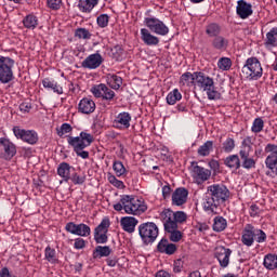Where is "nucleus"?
I'll return each instance as SVG.
<instances>
[{"mask_svg":"<svg viewBox=\"0 0 277 277\" xmlns=\"http://www.w3.org/2000/svg\"><path fill=\"white\" fill-rule=\"evenodd\" d=\"M42 85L45 90H52L55 94H64V88L57 83L54 79L44 78L42 80Z\"/></svg>","mask_w":277,"mask_h":277,"instance_id":"nucleus-29","label":"nucleus"},{"mask_svg":"<svg viewBox=\"0 0 277 277\" xmlns=\"http://www.w3.org/2000/svg\"><path fill=\"white\" fill-rule=\"evenodd\" d=\"M74 248L75 250H83V248H85V240L83 238H76Z\"/></svg>","mask_w":277,"mask_h":277,"instance_id":"nucleus-59","label":"nucleus"},{"mask_svg":"<svg viewBox=\"0 0 277 277\" xmlns=\"http://www.w3.org/2000/svg\"><path fill=\"white\" fill-rule=\"evenodd\" d=\"M159 219L162 224L167 225V228L171 230L174 228H179V224H185L187 222V213L183 211H172L171 209H164L159 214Z\"/></svg>","mask_w":277,"mask_h":277,"instance_id":"nucleus-5","label":"nucleus"},{"mask_svg":"<svg viewBox=\"0 0 277 277\" xmlns=\"http://www.w3.org/2000/svg\"><path fill=\"white\" fill-rule=\"evenodd\" d=\"M233 67V61L229 57H221L217 61V68L220 70H229Z\"/></svg>","mask_w":277,"mask_h":277,"instance_id":"nucleus-50","label":"nucleus"},{"mask_svg":"<svg viewBox=\"0 0 277 277\" xmlns=\"http://www.w3.org/2000/svg\"><path fill=\"white\" fill-rule=\"evenodd\" d=\"M265 47H277V27L272 28L266 34Z\"/></svg>","mask_w":277,"mask_h":277,"instance_id":"nucleus-43","label":"nucleus"},{"mask_svg":"<svg viewBox=\"0 0 277 277\" xmlns=\"http://www.w3.org/2000/svg\"><path fill=\"white\" fill-rule=\"evenodd\" d=\"M209 167L211 168V170H214V172H215V171L220 170V162L215 159H212L209 162Z\"/></svg>","mask_w":277,"mask_h":277,"instance_id":"nucleus-63","label":"nucleus"},{"mask_svg":"<svg viewBox=\"0 0 277 277\" xmlns=\"http://www.w3.org/2000/svg\"><path fill=\"white\" fill-rule=\"evenodd\" d=\"M265 129V121H263V118L258 117L253 120L251 131L252 133H261Z\"/></svg>","mask_w":277,"mask_h":277,"instance_id":"nucleus-49","label":"nucleus"},{"mask_svg":"<svg viewBox=\"0 0 277 277\" xmlns=\"http://www.w3.org/2000/svg\"><path fill=\"white\" fill-rule=\"evenodd\" d=\"M70 170H75L71 166L68 164V162H61L57 168V174L65 181V183H68L70 181Z\"/></svg>","mask_w":277,"mask_h":277,"instance_id":"nucleus-30","label":"nucleus"},{"mask_svg":"<svg viewBox=\"0 0 277 277\" xmlns=\"http://www.w3.org/2000/svg\"><path fill=\"white\" fill-rule=\"evenodd\" d=\"M237 154L230 155L225 158L224 163L226 168H229L230 170H239L241 168V158Z\"/></svg>","mask_w":277,"mask_h":277,"instance_id":"nucleus-31","label":"nucleus"},{"mask_svg":"<svg viewBox=\"0 0 277 277\" xmlns=\"http://www.w3.org/2000/svg\"><path fill=\"white\" fill-rule=\"evenodd\" d=\"M140 224V221L134 216H123L120 220V226L124 233H129V235H133L135 233V226Z\"/></svg>","mask_w":277,"mask_h":277,"instance_id":"nucleus-23","label":"nucleus"},{"mask_svg":"<svg viewBox=\"0 0 277 277\" xmlns=\"http://www.w3.org/2000/svg\"><path fill=\"white\" fill-rule=\"evenodd\" d=\"M47 8L57 12V10L62 9V0H47Z\"/></svg>","mask_w":277,"mask_h":277,"instance_id":"nucleus-56","label":"nucleus"},{"mask_svg":"<svg viewBox=\"0 0 277 277\" xmlns=\"http://www.w3.org/2000/svg\"><path fill=\"white\" fill-rule=\"evenodd\" d=\"M44 259L48 261V263H51V265H55L60 260L57 259V251L55 249L51 248V246L45 247L44 249Z\"/></svg>","mask_w":277,"mask_h":277,"instance_id":"nucleus-40","label":"nucleus"},{"mask_svg":"<svg viewBox=\"0 0 277 277\" xmlns=\"http://www.w3.org/2000/svg\"><path fill=\"white\" fill-rule=\"evenodd\" d=\"M264 150L265 153H271L265 159V166L269 170L266 172V176L274 179L277 176V145L269 143Z\"/></svg>","mask_w":277,"mask_h":277,"instance_id":"nucleus-10","label":"nucleus"},{"mask_svg":"<svg viewBox=\"0 0 277 277\" xmlns=\"http://www.w3.org/2000/svg\"><path fill=\"white\" fill-rule=\"evenodd\" d=\"M30 110H31V103L23 102L22 104H19V111H22V114H29Z\"/></svg>","mask_w":277,"mask_h":277,"instance_id":"nucleus-60","label":"nucleus"},{"mask_svg":"<svg viewBox=\"0 0 277 277\" xmlns=\"http://www.w3.org/2000/svg\"><path fill=\"white\" fill-rule=\"evenodd\" d=\"M156 277H172V276L170 275V273H168L166 271H158L156 273Z\"/></svg>","mask_w":277,"mask_h":277,"instance_id":"nucleus-64","label":"nucleus"},{"mask_svg":"<svg viewBox=\"0 0 277 277\" xmlns=\"http://www.w3.org/2000/svg\"><path fill=\"white\" fill-rule=\"evenodd\" d=\"M207 94L208 101H220L222 100V93L217 91V87H215V82L211 85H209L205 91H202Z\"/></svg>","mask_w":277,"mask_h":277,"instance_id":"nucleus-36","label":"nucleus"},{"mask_svg":"<svg viewBox=\"0 0 277 277\" xmlns=\"http://www.w3.org/2000/svg\"><path fill=\"white\" fill-rule=\"evenodd\" d=\"M75 38L78 40H90L92 38V32L88 28H77L75 30Z\"/></svg>","mask_w":277,"mask_h":277,"instance_id":"nucleus-48","label":"nucleus"},{"mask_svg":"<svg viewBox=\"0 0 277 277\" xmlns=\"http://www.w3.org/2000/svg\"><path fill=\"white\" fill-rule=\"evenodd\" d=\"M243 153H252V137L251 136H246L240 145V150L238 154H243Z\"/></svg>","mask_w":277,"mask_h":277,"instance_id":"nucleus-47","label":"nucleus"},{"mask_svg":"<svg viewBox=\"0 0 277 277\" xmlns=\"http://www.w3.org/2000/svg\"><path fill=\"white\" fill-rule=\"evenodd\" d=\"M238 155L240 157V168H243L245 170H252L256 168V159H254V157H250V153L243 151Z\"/></svg>","mask_w":277,"mask_h":277,"instance_id":"nucleus-27","label":"nucleus"},{"mask_svg":"<svg viewBox=\"0 0 277 277\" xmlns=\"http://www.w3.org/2000/svg\"><path fill=\"white\" fill-rule=\"evenodd\" d=\"M91 93L95 98H102V101H107V103H114V98H116V92L105 83L92 87Z\"/></svg>","mask_w":277,"mask_h":277,"instance_id":"nucleus-13","label":"nucleus"},{"mask_svg":"<svg viewBox=\"0 0 277 277\" xmlns=\"http://www.w3.org/2000/svg\"><path fill=\"white\" fill-rule=\"evenodd\" d=\"M69 181H71L74 185H83L85 183V175H79L78 173H72L70 175Z\"/></svg>","mask_w":277,"mask_h":277,"instance_id":"nucleus-55","label":"nucleus"},{"mask_svg":"<svg viewBox=\"0 0 277 277\" xmlns=\"http://www.w3.org/2000/svg\"><path fill=\"white\" fill-rule=\"evenodd\" d=\"M91 234H92V229L90 228L89 225L84 223H80L77 225L76 235L78 237H90Z\"/></svg>","mask_w":277,"mask_h":277,"instance_id":"nucleus-44","label":"nucleus"},{"mask_svg":"<svg viewBox=\"0 0 277 277\" xmlns=\"http://www.w3.org/2000/svg\"><path fill=\"white\" fill-rule=\"evenodd\" d=\"M213 153V141H207L197 149V155L199 157H209Z\"/></svg>","mask_w":277,"mask_h":277,"instance_id":"nucleus-39","label":"nucleus"},{"mask_svg":"<svg viewBox=\"0 0 277 277\" xmlns=\"http://www.w3.org/2000/svg\"><path fill=\"white\" fill-rule=\"evenodd\" d=\"M260 214H261V208H259V206L256 205H251L249 209V215L251 217H259Z\"/></svg>","mask_w":277,"mask_h":277,"instance_id":"nucleus-58","label":"nucleus"},{"mask_svg":"<svg viewBox=\"0 0 277 277\" xmlns=\"http://www.w3.org/2000/svg\"><path fill=\"white\" fill-rule=\"evenodd\" d=\"M230 44V41L224 37L219 35L217 37H214L211 41V47L214 49V51H228V47Z\"/></svg>","mask_w":277,"mask_h":277,"instance_id":"nucleus-25","label":"nucleus"},{"mask_svg":"<svg viewBox=\"0 0 277 277\" xmlns=\"http://www.w3.org/2000/svg\"><path fill=\"white\" fill-rule=\"evenodd\" d=\"M78 111L79 114L90 116V114H94V111H96V103H94L92 97H83L78 104Z\"/></svg>","mask_w":277,"mask_h":277,"instance_id":"nucleus-21","label":"nucleus"},{"mask_svg":"<svg viewBox=\"0 0 277 277\" xmlns=\"http://www.w3.org/2000/svg\"><path fill=\"white\" fill-rule=\"evenodd\" d=\"M25 29L34 30L36 27H38V16L34 15V13H30L26 15L22 21Z\"/></svg>","mask_w":277,"mask_h":277,"instance_id":"nucleus-35","label":"nucleus"},{"mask_svg":"<svg viewBox=\"0 0 277 277\" xmlns=\"http://www.w3.org/2000/svg\"><path fill=\"white\" fill-rule=\"evenodd\" d=\"M107 179L110 185H113L114 187H117V189H124V182L117 180L116 175L109 173L107 175Z\"/></svg>","mask_w":277,"mask_h":277,"instance_id":"nucleus-53","label":"nucleus"},{"mask_svg":"<svg viewBox=\"0 0 277 277\" xmlns=\"http://www.w3.org/2000/svg\"><path fill=\"white\" fill-rule=\"evenodd\" d=\"M12 131L16 140H21L22 142H25V144H29L30 146H36V144H38V141L40 140V136L38 135V132L36 130H27L21 128V126H14Z\"/></svg>","mask_w":277,"mask_h":277,"instance_id":"nucleus-9","label":"nucleus"},{"mask_svg":"<svg viewBox=\"0 0 277 277\" xmlns=\"http://www.w3.org/2000/svg\"><path fill=\"white\" fill-rule=\"evenodd\" d=\"M138 236L144 246H150L159 237V226L155 222H145L138 225Z\"/></svg>","mask_w":277,"mask_h":277,"instance_id":"nucleus-7","label":"nucleus"},{"mask_svg":"<svg viewBox=\"0 0 277 277\" xmlns=\"http://www.w3.org/2000/svg\"><path fill=\"white\" fill-rule=\"evenodd\" d=\"M180 85H186V88H192V85H196V71L189 72L186 71L180 77Z\"/></svg>","mask_w":277,"mask_h":277,"instance_id":"nucleus-32","label":"nucleus"},{"mask_svg":"<svg viewBox=\"0 0 277 277\" xmlns=\"http://www.w3.org/2000/svg\"><path fill=\"white\" fill-rule=\"evenodd\" d=\"M103 62L104 60L101 53H93L82 61L81 66L82 68H87L88 70H96V68L101 67V64H103Z\"/></svg>","mask_w":277,"mask_h":277,"instance_id":"nucleus-16","label":"nucleus"},{"mask_svg":"<svg viewBox=\"0 0 277 277\" xmlns=\"http://www.w3.org/2000/svg\"><path fill=\"white\" fill-rule=\"evenodd\" d=\"M77 226H78V224H76L75 222H68L65 225V230L67 233H70V235H77Z\"/></svg>","mask_w":277,"mask_h":277,"instance_id":"nucleus-57","label":"nucleus"},{"mask_svg":"<svg viewBox=\"0 0 277 277\" xmlns=\"http://www.w3.org/2000/svg\"><path fill=\"white\" fill-rule=\"evenodd\" d=\"M58 137H64L66 133H72V126L70 123H63L60 128L56 129Z\"/></svg>","mask_w":277,"mask_h":277,"instance_id":"nucleus-52","label":"nucleus"},{"mask_svg":"<svg viewBox=\"0 0 277 277\" xmlns=\"http://www.w3.org/2000/svg\"><path fill=\"white\" fill-rule=\"evenodd\" d=\"M14 64L16 62L12 57L0 55V83L14 81Z\"/></svg>","mask_w":277,"mask_h":277,"instance_id":"nucleus-8","label":"nucleus"},{"mask_svg":"<svg viewBox=\"0 0 277 277\" xmlns=\"http://www.w3.org/2000/svg\"><path fill=\"white\" fill-rule=\"evenodd\" d=\"M254 241L256 243H265L267 241V234L252 224H247L242 229L241 243L247 246V248H252Z\"/></svg>","mask_w":277,"mask_h":277,"instance_id":"nucleus-4","label":"nucleus"},{"mask_svg":"<svg viewBox=\"0 0 277 277\" xmlns=\"http://www.w3.org/2000/svg\"><path fill=\"white\" fill-rule=\"evenodd\" d=\"M215 80L213 78L202 71H195V85L203 92L207 90L211 84H213Z\"/></svg>","mask_w":277,"mask_h":277,"instance_id":"nucleus-18","label":"nucleus"},{"mask_svg":"<svg viewBox=\"0 0 277 277\" xmlns=\"http://www.w3.org/2000/svg\"><path fill=\"white\" fill-rule=\"evenodd\" d=\"M230 198V190L224 184H212L208 186L203 201V210L207 213H217V207Z\"/></svg>","mask_w":277,"mask_h":277,"instance_id":"nucleus-1","label":"nucleus"},{"mask_svg":"<svg viewBox=\"0 0 277 277\" xmlns=\"http://www.w3.org/2000/svg\"><path fill=\"white\" fill-rule=\"evenodd\" d=\"M263 265L265 269L271 272L277 269V255L274 253H268L264 256Z\"/></svg>","mask_w":277,"mask_h":277,"instance_id":"nucleus-37","label":"nucleus"},{"mask_svg":"<svg viewBox=\"0 0 277 277\" xmlns=\"http://www.w3.org/2000/svg\"><path fill=\"white\" fill-rule=\"evenodd\" d=\"M230 254L233 250L226 247H217L215 250V259L219 261L220 266L225 269L230 264Z\"/></svg>","mask_w":277,"mask_h":277,"instance_id":"nucleus-17","label":"nucleus"},{"mask_svg":"<svg viewBox=\"0 0 277 277\" xmlns=\"http://www.w3.org/2000/svg\"><path fill=\"white\" fill-rule=\"evenodd\" d=\"M109 226H111L109 219H103L102 222L94 228L93 239L95 243L105 245L107 241H109V236H107L109 233Z\"/></svg>","mask_w":277,"mask_h":277,"instance_id":"nucleus-12","label":"nucleus"},{"mask_svg":"<svg viewBox=\"0 0 277 277\" xmlns=\"http://www.w3.org/2000/svg\"><path fill=\"white\" fill-rule=\"evenodd\" d=\"M131 120L132 117L130 113L121 111L115 117L113 127L119 131H127V129L131 128Z\"/></svg>","mask_w":277,"mask_h":277,"instance_id":"nucleus-14","label":"nucleus"},{"mask_svg":"<svg viewBox=\"0 0 277 277\" xmlns=\"http://www.w3.org/2000/svg\"><path fill=\"white\" fill-rule=\"evenodd\" d=\"M111 254V248L109 246H97L93 250V259H103Z\"/></svg>","mask_w":277,"mask_h":277,"instance_id":"nucleus-38","label":"nucleus"},{"mask_svg":"<svg viewBox=\"0 0 277 277\" xmlns=\"http://www.w3.org/2000/svg\"><path fill=\"white\" fill-rule=\"evenodd\" d=\"M67 144L74 148L77 157L81 159H90V151H85V148L92 146L94 142V135L85 131L80 132L78 136L67 135Z\"/></svg>","mask_w":277,"mask_h":277,"instance_id":"nucleus-2","label":"nucleus"},{"mask_svg":"<svg viewBox=\"0 0 277 277\" xmlns=\"http://www.w3.org/2000/svg\"><path fill=\"white\" fill-rule=\"evenodd\" d=\"M193 174L194 179L199 183H205V181H209V179H211V170L200 166H195L193 168Z\"/></svg>","mask_w":277,"mask_h":277,"instance_id":"nucleus-26","label":"nucleus"},{"mask_svg":"<svg viewBox=\"0 0 277 277\" xmlns=\"http://www.w3.org/2000/svg\"><path fill=\"white\" fill-rule=\"evenodd\" d=\"M206 34L208 38H216L222 34V26L219 23L212 22L206 25Z\"/></svg>","mask_w":277,"mask_h":277,"instance_id":"nucleus-33","label":"nucleus"},{"mask_svg":"<svg viewBox=\"0 0 277 277\" xmlns=\"http://www.w3.org/2000/svg\"><path fill=\"white\" fill-rule=\"evenodd\" d=\"M157 250L160 252V254H168L169 256H172L174 252H176L177 247L175 243L170 242L167 238H162L158 245Z\"/></svg>","mask_w":277,"mask_h":277,"instance_id":"nucleus-24","label":"nucleus"},{"mask_svg":"<svg viewBox=\"0 0 277 277\" xmlns=\"http://www.w3.org/2000/svg\"><path fill=\"white\" fill-rule=\"evenodd\" d=\"M141 40L146 47H159V42H161L159 37L153 35L148 28L141 29Z\"/></svg>","mask_w":277,"mask_h":277,"instance_id":"nucleus-22","label":"nucleus"},{"mask_svg":"<svg viewBox=\"0 0 277 277\" xmlns=\"http://www.w3.org/2000/svg\"><path fill=\"white\" fill-rule=\"evenodd\" d=\"M100 0H79L78 10L83 14H92V10L98 5Z\"/></svg>","mask_w":277,"mask_h":277,"instance_id":"nucleus-28","label":"nucleus"},{"mask_svg":"<svg viewBox=\"0 0 277 277\" xmlns=\"http://www.w3.org/2000/svg\"><path fill=\"white\" fill-rule=\"evenodd\" d=\"M106 81L111 90H118L119 88H122V77L116 74H109L106 77Z\"/></svg>","mask_w":277,"mask_h":277,"instance_id":"nucleus-34","label":"nucleus"},{"mask_svg":"<svg viewBox=\"0 0 277 277\" xmlns=\"http://www.w3.org/2000/svg\"><path fill=\"white\" fill-rule=\"evenodd\" d=\"M172 194V187H170V184H167L162 187V196L164 200H168L170 198V195Z\"/></svg>","mask_w":277,"mask_h":277,"instance_id":"nucleus-61","label":"nucleus"},{"mask_svg":"<svg viewBox=\"0 0 277 277\" xmlns=\"http://www.w3.org/2000/svg\"><path fill=\"white\" fill-rule=\"evenodd\" d=\"M166 233H170V241H173L174 243H179L181 239H183V233L179 230V228L170 229L168 228L167 224H163Z\"/></svg>","mask_w":277,"mask_h":277,"instance_id":"nucleus-41","label":"nucleus"},{"mask_svg":"<svg viewBox=\"0 0 277 277\" xmlns=\"http://www.w3.org/2000/svg\"><path fill=\"white\" fill-rule=\"evenodd\" d=\"M113 170L116 174V176H124L127 174V168H124V164L120 160H115L113 163Z\"/></svg>","mask_w":277,"mask_h":277,"instance_id":"nucleus-46","label":"nucleus"},{"mask_svg":"<svg viewBox=\"0 0 277 277\" xmlns=\"http://www.w3.org/2000/svg\"><path fill=\"white\" fill-rule=\"evenodd\" d=\"M97 26L101 27V29H105V27H108L109 25V15L108 14H101L96 18Z\"/></svg>","mask_w":277,"mask_h":277,"instance_id":"nucleus-54","label":"nucleus"},{"mask_svg":"<svg viewBox=\"0 0 277 277\" xmlns=\"http://www.w3.org/2000/svg\"><path fill=\"white\" fill-rule=\"evenodd\" d=\"M241 72L245 79H248V81H259V79L263 77V67L261 66V61L254 56L247 58L245 65L242 66Z\"/></svg>","mask_w":277,"mask_h":277,"instance_id":"nucleus-6","label":"nucleus"},{"mask_svg":"<svg viewBox=\"0 0 277 277\" xmlns=\"http://www.w3.org/2000/svg\"><path fill=\"white\" fill-rule=\"evenodd\" d=\"M144 25L149 31L156 34V36H168L170 34V28L163 21L157 17H145Z\"/></svg>","mask_w":277,"mask_h":277,"instance_id":"nucleus-11","label":"nucleus"},{"mask_svg":"<svg viewBox=\"0 0 277 277\" xmlns=\"http://www.w3.org/2000/svg\"><path fill=\"white\" fill-rule=\"evenodd\" d=\"M187 196H189V190L185 187L176 188L171 197L173 207H183L187 202Z\"/></svg>","mask_w":277,"mask_h":277,"instance_id":"nucleus-20","label":"nucleus"},{"mask_svg":"<svg viewBox=\"0 0 277 277\" xmlns=\"http://www.w3.org/2000/svg\"><path fill=\"white\" fill-rule=\"evenodd\" d=\"M236 14L242 21H246V18H250V16L254 14V11L252 10V4L247 2L246 0H238L236 6Z\"/></svg>","mask_w":277,"mask_h":277,"instance_id":"nucleus-19","label":"nucleus"},{"mask_svg":"<svg viewBox=\"0 0 277 277\" xmlns=\"http://www.w3.org/2000/svg\"><path fill=\"white\" fill-rule=\"evenodd\" d=\"M222 149L224 153H233L235 150V138L227 137L222 144Z\"/></svg>","mask_w":277,"mask_h":277,"instance_id":"nucleus-51","label":"nucleus"},{"mask_svg":"<svg viewBox=\"0 0 277 277\" xmlns=\"http://www.w3.org/2000/svg\"><path fill=\"white\" fill-rule=\"evenodd\" d=\"M183 95L179 92V89H174L167 95V103L168 105H176L177 101H181Z\"/></svg>","mask_w":277,"mask_h":277,"instance_id":"nucleus-45","label":"nucleus"},{"mask_svg":"<svg viewBox=\"0 0 277 277\" xmlns=\"http://www.w3.org/2000/svg\"><path fill=\"white\" fill-rule=\"evenodd\" d=\"M115 211H123L128 215H142L148 209L144 200L135 198L131 195L121 196L120 202L114 205Z\"/></svg>","mask_w":277,"mask_h":277,"instance_id":"nucleus-3","label":"nucleus"},{"mask_svg":"<svg viewBox=\"0 0 277 277\" xmlns=\"http://www.w3.org/2000/svg\"><path fill=\"white\" fill-rule=\"evenodd\" d=\"M0 277H16V275L10 273V268L2 267L0 271Z\"/></svg>","mask_w":277,"mask_h":277,"instance_id":"nucleus-62","label":"nucleus"},{"mask_svg":"<svg viewBox=\"0 0 277 277\" xmlns=\"http://www.w3.org/2000/svg\"><path fill=\"white\" fill-rule=\"evenodd\" d=\"M0 146L3 148V155L2 158H4L5 161H12L14 157H16V144L12 143L10 138L0 137Z\"/></svg>","mask_w":277,"mask_h":277,"instance_id":"nucleus-15","label":"nucleus"},{"mask_svg":"<svg viewBox=\"0 0 277 277\" xmlns=\"http://www.w3.org/2000/svg\"><path fill=\"white\" fill-rule=\"evenodd\" d=\"M228 226V222L223 216H215L213 223V230L215 233H222V230H226Z\"/></svg>","mask_w":277,"mask_h":277,"instance_id":"nucleus-42","label":"nucleus"}]
</instances>
